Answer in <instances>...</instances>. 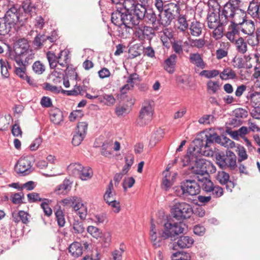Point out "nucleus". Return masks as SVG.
I'll list each match as a JSON object with an SVG mask.
<instances>
[{
	"instance_id": "f257e3e1",
	"label": "nucleus",
	"mask_w": 260,
	"mask_h": 260,
	"mask_svg": "<svg viewBox=\"0 0 260 260\" xmlns=\"http://www.w3.org/2000/svg\"><path fill=\"white\" fill-rule=\"evenodd\" d=\"M189 148L187 150L186 155L182 158V162L184 166L194 165L191 167V172L196 176L205 175L208 176V173H214L216 169L213 164L205 159L200 158L197 153L200 154L199 152L193 150V148Z\"/></svg>"
},
{
	"instance_id": "f03ea898",
	"label": "nucleus",
	"mask_w": 260,
	"mask_h": 260,
	"mask_svg": "<svg viewBox=\"0 0 260 260\" xmlns=\"http://www.w3.org/2000/svg\"><path fill=\"white\" fill-rule=\"evenodd\" d=\"M205 139H196V145L193 147L194 151L199 152L202 155H209V153H206V151L214 143L220 144L225 147L233 148L235 146L234 141L223 135L219 136L216 133L206 134Z\"/></svg>"
},
{
	"instance_id": "7ed1b4c3",
	"label": "nucleus",
	"mask_w": 260,
	"mask_h": 260,
	"mask_svg": "<svg viewBox=\"0 0 260 260\" xmlns=\"http://www.w3.org/2000/svg\"><path fill=\"white\" fill-rule=\"evenodd\" d=\"M20 8L17 5H9L4 17H0L1 32L7 35H11L16 29L20 20Z\"/></svg>"
},
{
	"instance_id": "20e7f679",
	"label": "nucleus",
	"mask_w": 260,
	"mask_h": 260,
	"mask_svg": "<svg viewBox=\"0 0 260 260\" xmlns=\"http://www.w3.org/2000/svg\"><path fill=\"white\" fill-rule=\"evenodd\" d=\"M111 20L114 25L118 26V36L122 39L129 38L134 32L133 27L138 25L119 10H115L112 13Z\"/></svg>"
},
{
	"instance_id": "39448f33",
	"label": "nucleus",
	"mask_w": 260,
	"mask_h": 260,
	"mask_svg": "<svg viewBox=\"0 0 260 260\" xmlns=\"http://www.w3.org/2000/svg\"><path fill=\"white\" fill-rule=\"evenodd\" d=\"M124 6L125 9H121V7H118V10L123 12L128 18L138 25L140 21L145 17L147 8L139 5L138 0H127Z\"/></svg>"
},
{
	"instance_id": "423d86ee",
	"label": "nucleus",
	"mask_w": 260,
	"mask_h": 260,
	"mask_svg": "<svg viewBox=\"0 0 260 260\" xmlns=\"http://www.w3.org/2000/svg\"><path fill=\"white\" fill-rule=\"evenodd\" d=\"M226 17H224V19H221L222 24L224 25L230 23V25L228 28V31L226 34V37L231 42H234L236 39L237 36L240 35V20L241 18L240 17L239 15H226Z\"/></svg>"
},
{
	"instance_id": "0eeeda50",
	"label": "nucleus",
	"mask_w": 260,
	"mask_h": 260,
	"mask_svg": "<svg viewBox=\"0 0 260 260\" xmlns=\"http://www.w3.org/2000/svg\"><path fill=\"white\" fill-rule=\"evenodd\" d=\"M216 163L219 167L222 169H229L230 170H235L237 168V156L235 154L230 151L223 152H216L214 154Z\"/></svg>"
},
{
	"instance_id": "6e6552de",
	"label": "nucleus",
	"mask_w": 260,
	"mask_h": 260,
	"mask_svg": "<svg viewBox=\"0 0 260 260\" xmlns=\"http://www.w3.org/2000/svg\"><path fill=\"white\" fill-rule=\"evenodd\" d=\"M185 226L186 225L182 222L172 223L167 221L164 223L163 229L160 231L162 237L175 241L180 234L183 233Z\"/></svg>"
},
{
	"instance_id": "1a4fd4ad",
	"label": "nucleus",
	"mask_w": 260,
	"mask_h": 260,
	"mask_svg": "<svg viewBox=\"0 0 260 260\" xmlns=\"http://www.w3.org/2000/svg\"><path fill=\"white\" fill-rule=\"evenodd\" d=\"M179 14L180 8L177 4L173 3L166 4L164 11L159 16L160 23L164 26H168Z\"/></svg>"
},
{
	"instance_id": "9d476101",
	"label": "nucleus",
	"mask_w": 260,
	"mask_h": 260,
	"mask_svg": "<svg viewBox=\"0 0 260 260\" xmlns=\"http://www.w3.org/2000/svg\"><path fill=\"white\" fill-rule=\"evenodd\" d=\"M171 210L174 217L178 220L189 218L193 213L191 206L185 202L176 203Z\"/></svg>"
},
{
	"instance_id": "9b49d317",
	"label": "nucleus",
	"mask_w": 260,
	"mask_h": 260,
	"mask_svg": "<svg viewBox=\"0 0 260 260\" xmlns=\"http://www.w3.org/2000/svg\"><path fill=\"white\" fill-rule=\"evenodd\" d=\"M34 161L33 157L30 156L21 157L15 166V170L22 176L27 175L34 171Z\"/></svg>"
},
{
	"instance_id": "f8f14e48",
	"label": "nucleus",
	"mask_w": 260,
	"mask_h": 260,
	"mask_svg": "<svg viewBox=\"0 0 260 260\" xmlns=\"http://www.w3.org/2000/svg\"><path fill=\"white\" fill-rule=\"evenodd\" d=\"M153 114L152 107L149 103L143 105L136 121L137 124L143 126L149 123L152 119Z\"/></svg>"
},
{
	"instance_id": "ddd939ff",
	"label": "nucleus",
	"mask_w": 260,
	"mask_h": 260,
	"mask_svg": "<svg viewBox=\"0 0 260 260\" xmlns=\"http://www.w3.org/2000/svg\"><path fill=\"white\" fill-rule=\"evenodd\" d=\"M182 183L186 198L197 196L200 192V186L197 180L196 179V176L194 179L183 180Z\"/></svg>"
},
{
	"instance_id": "4468645a",
	"label": "nucleus",
	"mask_w": 260,
	"mask_h": 260,
	"mask_svg": "<svg viewBox=\"0 0 260 260\" xmlns=\"http://www.w3.org/2000/svg\"><path fill=\"white\" fill-rule=\"evenodd\" d=\"M88 124L85 122H79L73 134L72 144L74 146L79 145L86 134Z\"/></svg>"
},
{
	"instance_id": "2eb2a0df",
	"label": "nucleus",
	"mask_w": 260,
	"mask_h": 260,
	"mask_svg": "<svg viewBox=\"0 0 260 260\" xmlns=\"http://www.w3.org/2000/svg\"><path fill=\"white\" fill-rule=\"evenodd\" d=\"M226 15H229V14L224 12L223 8L221 10L219 9L218 15L214 12L208 14L207 19L209 28H214L218 25H224V24L222 23L221 18L223 19L224 17H226Z\"/></svg>"
},
{
	"instance_id": "dca6fc26",
	"label": "nucleus",
	"mask_w": 260,
	"mask_h": 260,
	"mask_svg": "<svg viewBox=\"0 0 260 260\" xmlns=\"http://www.w3.org/2000/svg\"><path fill=\"white\" fill-rule=\"evenodd\" d=\"M134 34L139 41H143L145 39L151 40L155 35V32L152 27L141 25L136 27Z\"/></svg>"
},
{
	"instance_id": "f3484780",
	"label": "nucleus",
	"mask_w": 260,
	"mask_h": 260,
	"mask_svg": "<svg viewBox=\"0 0 260 260\" xmlns=\"http://www.w3.org/2000/svg\"><path fill=\"white\" fill-rule=\"evenodd\" d=\"M240 17L241 18L240 20V27L241 31L245 35H252L255 31V24L254 22L251 20H248L246 19V14L245 12L242 14H239Z\"/></svg>"
},
{
	"instance_id": "a211bd4d",
	"label": "nucleus",
	"mask_w": 260,
	"mask_h": 260,
	"mask_svg": "<svg viewBox=\"0 0 260 260\" xmlns=\"http://www.w3.org/2000/svg\"><path fill=\"white\" fill-rule=\"evenodd\" d=\"M241 0H229L223 7L225 13L230 15H239L244 12L239 8Z\"/></svg>"
},
{
	"instance_id": "6ab92c4d",
	"label": "nucleus",
	"mask_w": 260,
	"mask_h": 260,
	"mask_svg": "<svg viewBox=\"0 0 260 260\" xmlns=\"http://www.w3.org/2000/svg\"><path fill=\"white\" fill-rule=\"evenodd\" d=\"M194 243V240L188 236H180L177 242L173 244L172 249L177 250V247L180 248H188L191 247Z\"/></svg>"
},
{
	"instance_id": "aec40b11",
	"label": "nucleus",
	"mask_w": 260,
	"mask_h": 260,
	"mask_svg": "<svg viewBox=\"0 0 260 260\" xmlns=\"http://www.w3.org/2000/svg\"><path fill=\"white\" fill-rule=\"evenodd\" d=\"M216 178L221 184L225 185L227 190L230 192L232 191V189L235 186V183L230 180V176L228 173L224 171L218 172Z\"/></svg>"
},
{
	"instance_id": "412c9836",
	"label": "nucleus",
	"mask_w": 260,
	"mask_h": 260,
	"mask_svg": "<svg viewBox=\"0 0 260 260\" xmlns=\"http://www.w3.org/2000/svg\"><path fill=\"white\" fill-rule=\"evenodd\" d=\"M177 58V56L176 54H172L164 61V69L169 74H172L175 71Z\"/></svg>"
},
{
	"instance_id": "4be33fe9",
	"label": "nucleus",
	"mask_w": 260,
	"mask_h": 260,
	"mask_svg": "<svg viewBox=\"0 0 260 260\" xmlns=\"http://www.w3.org/2000/svg\"><path fill=\"white\" fill-rule=\"evenodd\" d=\"M196 179L197 180L200 186V189L202 188L203 190L207 192H209L214 185L213 182L209 178L208 176L203 175L201 176H196Z\"/></svg>"
},
{
	"instance_id": "5701e85b",
	"label": "nucleus",
	"mask_w": 260,
	"mask_h": 260,
	"mask_svg": "<svg viewBox=\"0 0 260 260\" xmlns=\"http://www.w3.org/2000/svg\"><path fill=\"white\" fill-rule=\"evenodd\" d=\"M204 24L197 20H193L189 25L187 34L193 37H199L202 33Z\"/></svg>"
},
{
	"instance_id": "b1692460",
	"label": "nucleus",
	"mask_w": 260,
	"mask_h": 260,
	"mask_svg": "<svg viewBox=\"0 0 260 260\" xmlns=\"http://www.w3.org/2000/svg\"><path fill=\"white\" fill-rule=\"evenodd\" d=\"M247 12L253 18L260 20V3L254 0L250 2Z\"/></svg>"
},
{
	"instance_id": "393cba45",
	"label": "nucleus",
	"mask_w": 260,
	"mask_h": 260,
	"mask_svg": "<svg viewBox=\"0 0 260 260\" xmlns=\"http://www.w3.org/2000/svg\"><path fill=\"white\" fill-rule=\"evenodd\" d=\"M189 60L191 63L201 69H203L206 67V63L204 61L202 55L198 52L190 53L189 54Z\"/></svg>"
},
{
	"instance_id": "a878e982",
	"label": "nucleus",
	"mask_w": 260,
	"mask_h": 260,
	"mask_svg": "<svg viewBox=\"0 0 260 260\" xmlns=\"http://www.w3.org/2000/svg\"><path fill=\"white\" fill-rule=\"evenodd\" d=\"M72 183V181L66 178L62 183L56 186L55 192L57 194H67L71 189Z\"/></svg>"
},
{
	"instance_id": "bb28decb",
	"label": "nucleus",
	"mask_w": 260,
	"mask_h": 260,
	"mask_svg": "<svg viewBox=\"0 0 260 260\" xmlns=\"http://www.w3.org/2000/svg\"><path fill=\"white\" fill-rule=\"evenodd\" d=\"M50 117L51 121L55 124H60L63 119L62 112L58 108L51 109L50 112Z\"/></svg>"
},
{
	"instance_id": "cd10ccee",
	"label": "nucleus",
	"mask_w": 260,
	"mask_h": 260,
	"mask_svg": "<svg viewBox=\"0 0 260 260\" xmlns=\"http://www.w3.org/2000/svg\"><path fill=\"white\" fill-rule=\"evenodd\" d=\"M158 234L159 236H157V233H153L150 237L153 246L155 248L160 247L164 245L165 244V240L168 239L162 237V232L161 231L158 232Z\"/></svg>"
},
{
	"instance_id": "c85d7f7f",
	"label": "nucleus",
	"mask_w": 260,
	"mask_h": 260,
	"mask_svg": "<svg viewBox=\"0 0 260 260\" xmlns=\"http://www.w3.org/2000/svg\"><path fill=\"white\" fill-rule=\"evenodd\" d=\"M69 252L71 255L75 257H78L82 255L83 252V247L81 243L74 242L69 247Z\"/></svg>"
},
{
	"instance_id": "c756f323",
	"label": "nucleus",
	"mask_w": 260,
	"mask_h": 260,
	"mask_svg": "<svg viewBox=\"0 0 260 260\" xmlns=\"http://www.w3.org/2000/svg\"><path fill=\"white\" fill-rule=\"evenodd\" d=\"M81 169H80L79 177L82 180H87L90 179L93 175V172L91 168L89 167H84L81 165Z\"/></svg>"
},
{
	"instance_id": "7c9ffc66",
	"label": "nucleus",
	"mask_w": 260,
	"mask_h": 260,
	"mask_svg": "<svg viewBox=\"0 0 260 260\" xmlns=\"http://www.w3.org/2000/svg\"><path fill=\"white\" fill-rule=\"evenodd\" d=\"M235 45L237 52L244 54L247 51V45L246 42L242 37H239L235 40Z\"/></svg>"
},
{
	"instance_id": "2f4dec72",
	"label": "nucleus",
	"mask_w": 260,
	"mask_h": 260,
	"mask_svg": "<svg viewBox=\"0 0 260 260\" xmlns=\"http://www.w3.org/2000/svg\"><path fill=\"white\" fill-rule=\"evenodd\" d=\"M114 190L113 184L112 181H111L106 190V192L104 195V199L106 203L111 201L114 199L115 195V192L113 191Z\"/></svg>"
},
{
	"instance_id": "473e14b6",
	"label": "nucleus",
	"mask_w": 260,
	"mask_h": 260,
	"mask_svg": "<svg viewBox=\"0 0 260 260\" xmlns=\"http://www.w3.org/2000/svg\"><path fill=\"white\" fill-rule=\"evenodd\" d=\"M74 209L81 219H85L87 211L86 207L81 203V199H80L77 204V207H76Z\"/></svg>"
},
{
	"instance_id": "72a5a7b5",
	"label": "nucleus",
	"mask_w": 260,
	"mask_h": 260,
	"mask_svg": "<svg viewBox=\"0 0 260 260\" xmlns=\"http://www.w3.org/2000/svg\"><path fill=\"white\" fill-rule=\"evenodd\" d=\"M246 98L251 102L252 106H257L260 103V92L254 91L249 92Z\"/></svg>"
},
{
	"instance_id": "f704fd0d",
	"label": "nucleus",
	"mask_w": 260,
	"mask_h": 260,
	"mask_svg": "<svg viewBox=\"0 0 260 260\" xmlns=\"http://www.w3.org/2000/svg\"><path fill=\"white\" fill-rule=\"evenodd\" d=\"M219 76L222 80H224L234 79L237 77L235 72L229 68L224 69L223 71L219 74Z\"/></svg>"
},
{
	"instance_id": "c9c22d12",
	"label": "nucleus",
	"mask_w": 260,
	"mask_h": 260,
	"mask_svg": "<svg viewBox=\"0 0 260 260\" xmlns=\"http://www.w3.org/2000/svg\"><path fill=\"white\" fill-rule=\"evenodd\" d=\"M81 164L79 163H72L68 166L67 171L70 175L77 177L79 175L80 169H81Z\"/></svg>"
},
{
	"instance_id": "e433bc0d",
	"label": "nucleus",
	"mask_w": 260,
	"mask_h": 260,
	"mask_svg": "<svg viewBox=\"0 0 260 260\" xmlns=\"http://www.w3.org/2000/svg\"><path fill=\"white\" fill-rule=\"evenodd\" d=\"M22 9L25 14L31 17L36 14V7L29 2L23 3L22 6Z\"/></svg>"
},
{
	"instance_id": "4c0bfd02",
	"label": "nucleus",
	"mask_w": 260,
	"mask_h": 260,
	"mask_svg": "<svg viewBox=\"0 0 260 260\" xmlns=\"http://www.w3.org/2000/svg\"><path fill=\"white\" fill-rule=\"evenodd\" d=\"M10 58L14 60L18 66L17 68H22L27 66L26 63L25 62L24 57L20 55H17V54L10 52L9 54Z\"/></svg>"
},
{
	"instance_id": "58836bf2",
	"label": "nucleus",
	"mask_w": 260,
	"mask_h": 260,
	"mask_svg": "<svg viewBox=\"0 0 260 260\" xmlns=\"http://www.w3.org/2000/svg\"><path fill=\"white\" fill-rule=\"evenodd\" d=\"M124 250V245L121 243L120 245L119 249H115L112 252L110 260H122V255Z\"/></svg>"
},
{
	"instance_id": "ea45409f",
	"label": "nucleus",
	"mask_w": 260,
	"mask_h": 260,
	"mask_svg": "<svg viewBox=\"0 0 260 260\" xmlns=\"http://www.w3.org/2000/svg\"><path fill=\"white\" fill-rule=\"evenodd\" d=\"M148 23L154 25L156 21V16L152 9H147L145 17L143 18Z\"/></svg>"
},
{
	"instance_id": "a19ab883",
	"label": "nucleus",
	"mask_w": 260,
	"mask_h": 260,
	"mask_svg": "<svg viewBox=\"0 0 260 260\" xmlns=\"http://www.w3.org/2000/svg\"><path fill=\"white\" fill-rule=\"evenodd\" d=\"M0 64L2 75L5 78H8L10 76L9 70L11 69V66L7 60H4L3 59H0Z\"/></svg>"
},
{
	"instance_id": "79ce46f5",
	"label": "nucleus",
	"mask_w": 260,
	"mask_h": 260,
	"mask_svg": "<svg viewBox=\"0 0 260 260\" xmlns=\"http://www.w3.org/2000/svg\"><path fill=\"white\" fill-rule=\"evenodd\" d=\"M189 253L184 251H177L171 256L172 260H190Z\"/></svg>"
},
{
	"instance_id": "37998d69",
	"label": "nucleus",
	"mask_w": 260,
	"mask_h": 260,
	"mask_svg": "<svg viewBox=\"0 0 260 260\" xmlns=\"http://www.w3.org/2000/svg\"><path fill=\"white\" fill-rule=\"evenodd\" d=\"M80 199V198L75 196L72 197L62 200L61 201V203L64 206H69L73 207V209H74V208H76V207H77V204L79 201Z\"/></svg>"
},
{
	"instance_id": "c03bdc74",
	"label": "nucleus",
	"mask_w": 260,
	"mask_h": 260,
	"mask_svg": "<svg viewBox=\"0 0 260 260\" xmlns=\"http://www.w3.org/2000/svg\"><path fill=\"white\" fill-rule=\"evenodd\" d=\"M163 174H165V177L162 180V185L164 186L165 189L168 190L172 186L173 182L171 179V174L168 170L164 172Z\"/></svg>"
},
{
	"instance_id": "a18cd8bd",
	"label": "nucleus",
	"mask_w": 260,
	"mask_h": 260,
	"mask_svg": "<svg viewBox=\"0 0 260 260\" xmlns=\"http://www.w3.org/2000/svg\"><path fill=\"white\" fill-rule=\"evenodd\" d=\"M46 43V36L38 34L35 38L32 44L37 48H41Z\"/></svg>"
},
{
	"instance_id": "49530a36",
	"label": "nucleus",
	"mask_w": 260,
	"mask_h": 260,
	"mask_svg": "<svg viewBox=\"0 0 260 260\" xmlns=\"http://www.w3.org/2000/svg\"><path fill=\"white\" fill-rule=\"evenodd\" d=\"M58 63L62 67H66V74L70 75V74H75V79L77 81L80 80V79L78 77L77 73L75 72V69L70 67L69 64L67 63V62H60L59 60H57V63Z\"/></svg>"
},
{
	"instance_id": "de8ad7c7",
	"label": "nucleus",
	"mask_w": 260,
	"mask_h": 260,
	"mask_svg": "<svg viewBox=\"0 0 260 260\" xmlns=\"http://www.w3.org/2000/svg\"><path fill=\"white\" fill-rule=\"evenodd\" d=\"M10 199L14 204H21L23 203L22 199H24V193L22 192L12 193Z\"/></svg>"
},
{
	"instance_id": "09e8293b",
	"label": "nucleus",
	"mask_w": 260,
	"mask_h": 260,
	"mask_svg": "<svg viewBox=\"0 0 260 260\" xmlns=\"http://www.w3.org/2000/svg\"><path fill=\"white\" fill-rule=\"evenodd\" d=\"M46 56L49 63L50 67L51 69H54L57 66V56L54 52L48 51L46 54Z\"/></svg>"
},
{
	"instance_id": "8fccbe9b",
	"label": "nucleus",
	"mask_w": 260,
	"mask_h": 260,
	"mask_svg": "<svg viewBox=\"0 0 260 260\" xmlns=\"http://www.w3.org/2000/svg\"><path fill=\"white\" fill-rule=\"evenodd\" d=\"M237 154L238 156V162L240 163L242 161L246 160L248 158V155L246 153L245 148L241 145L237 147Z\"/></svg>"
},
{
	"instance_id": "3c124183",
	"label": "nucleus",
	"mask_w": 260,
	"mask_h": 260,
	"mask_svg": "<svg viewBox=\"0 0 260 260\" xmlns=\"http://www.w3.org/2000/svg\"><path fill=\"white\" fill-rule=\"evenodd\" d=\"M219 74V72L216 70H203L200 73V76H204L207 79H211L217 76Z\"/></svg>"
},
{
	"instance_id": "603ef678",
	"label": "nucleus",
	"mask_w": 260,
	"mask_h": 260,
	"mask_svg": "<svg viewBox=\"0 0 260 260\" xmlns=\"http://www.w3.org/2000/svg\"><path fill=\"white\" fill-rule=\"evenodd\" d=\"M87 231L89 234L96 239L102 237V232L99 228L95 226L92 225L88 226L87 228Z\"/></svg>"
},
{
	"instance_id": "864d4df0",
	"label": "nucleus",
	"mask_w": 260,
	"mask_h": 260,
	"mask_svg": "<svg viewBox=\"0 0 260 260\" xmlns=\"http://www.w3.org/2000/svg\"><path fill=\"white\" fill-rule=\"evenodd\" d=\"M51 202L48 199H44V202L41 204V207L43 209L45 214L48 216H50L52 213L51 208L49 206V204Z\"/></svg>"
},
{
	"instance_id": "5fc2aeb1",
	"label": "nucleus",
	"mask_w": 260,
	"mask_h": 260,
	"mask_svg": "<svg viewBox=\"0 0 260 260\" xmlns=\"http://www.w3.org/2000/svg\"><path fill=\"white\" fill-rule=\"evenodd\" d=\"M73 229L74 230L73 232L76 234H82L85 231L83 222L78 220L74 221L73 223Z\"/></svg>"
},
{
	"instance_id": "6e6d98bb",
	"label": "nucleus",
	"mask_w": 260,
	"mask_h": 260,
	"mask_svg": "<svg viewBox=\"0 0 260 260\" xmlns=\"http://www.w3.org/2000/svg\"><path fill=\"white\" fill-rule=\"evenodd\" d=\"M23 47V48L20 49L19 47H14V52L13 53H15L17 54V55H20L21 56L25 57V55L28 53H29V44H25Z\"/></svg>"
},
{
	"instance_id": "4d7b16f0",
	"label": "nucleus",
	"mask_w": 260,
	"mask_h": 260,
	"mask_svg": "<svg viewBox=\"0 0 260 260\" xmlns=\"http://www.w3.org/2000/svg\"><path fill=\"white\" fill-rule=\"evenodd\" d=\"M209 192H211L212 196L215 198H219L223 195V188L219 186L213 185Z\"/></svg>"
},
{
	"instance_id": "13d9d810",
	"label": "nucleus",
	"mask_w": 260,
	"mask_h": 260,
	"mask_svg": "<svg viewBox=\"0 0 260 260\" xmlns=\"http://www.w3.org/2000/svg\"><path fill=\"white\" fill-rule=\"evenodd\" d=\"M172 48L176 54L180 55L183 52V45L181 41H174L172 43Z\"/></svg>"
},
{
	"instance_id": "bf43d9fd",
	"label": "nucleus",
	"mask_w": 260,
	"mask_h": 260,
	"mask_svg": "<svg viewBox=\"0 0 260 260\" xmlns=\"http://www.w3.org/2000/svg\"><path fill=\"white\" fill-rule=\"evenodd\" d=\"M28 201L30 203H35L38 201L44 202L45 198L40 197V194L37 192H31L27 194Z\"/></svg>"
},
{
	"instance_id": "052dcab7",
	"label": "nucleus",
	"mask_w": 260,
	"mask_h": 260,
	"mask_svg": "<svg viewBox=\"0 0 260 260\" xmlns=\"http://www.w3.org/2000/svg\"><path fill=\"white\" fill-rule=\"evenodd\" d=\"M179 26V29L181 31H185L187 30L189 25L187 22L186 18L184 16H181L178 18V20Z\"/></svg>"
},
{
	"instance_id": "680f3d73",
	"label": "nucleus",
	"mask_w": 260,
	"mask_h": 260,
	"mask_svg": "<svg viewBox=\"0 0 260 260\" xmlns=\"http://www.w3.org/2000/svg\"><path fill=\"white\" fill-rule=\"evenodd\" d=\"M55 214L58 225L60 227H63L66 222L62 211L60 210H58Z\"/></svg>"
},
{
	"instance_id": "e2e57ef3",
	"label": "nucleus",
	"mask_w": 260,
	"mask_h": 260,
	"mask_svg": "<svg viewBox=\"0 0 260 260\" xmlns=\"http://www.w3.org/2000/svg\"><path fill=\"white\" fill-rule=\"evenodd\" d=\"M174 193L175 196L181 198H186L185 192L184 191L182 182L180 186H175L173 188Z\"/></svg>"
},
{
	"instance_id": "0e129e2a",
	"label": "nucleus",
	"mask_w": 260,
	"mask_h": 260,
	"mask_svg": "<svg viewBox=\"0 0 260 260\" xmlns=\"http://www.w3.org/2000/svg\"><path fill=\"white\" fill-rule=\"evenodd\" d=\"M34 71L38 74H42L45 70L44 66L40 61L35 62L32 65Z\"/></svg>"
},
{
	"instance_id": "69168bd1",
	"label": "nucleus",
	"mask_w": 260,
	"mask_h": 260,
	"mask_svg": "<svg viewBox=\"0 0 260 260\" xmlns=\"http://www.w3.org/2000/svg\"><path fill=\"white\" fill-rule=\"evenodd\" d=\"M135 180L133 177L125 178L122 183V187L124 190H127V188H131L134 184Z\"/></svg>"
},
{
	"instance_id": "338daca9",
	"label": "nucleus",
	"mask_w": 260,
	"mask_h": 260,
	"mask_svg": "<svg viewBox=\"0 0 260 260\" xmlns=\"http://www.w3.org/2000/svg\"><path fill=\"white\" fill-rule=\"evenodd\" d=\"M219 82L218 81H213L209 80L207 83L208 90L212 91V93H215L219 88Z\"/></svg>"
},
{
	"instance_id": "774afa93",
	"label": "nucleus",
	"mask_w": 260,
	"mask_h": 260,
	"mask_svg": "<svg viewBox=\"0 0 260 260\" xmlns=\"http://www.w3.org/2000/svg\"><path fill=\"white\" fill-rule=\"evenodd\" d=\"M214 120V116L213 115H204L201 117L198 122L200 124H210L211 122H213Z\"/></svg>"
}]
</instances>
